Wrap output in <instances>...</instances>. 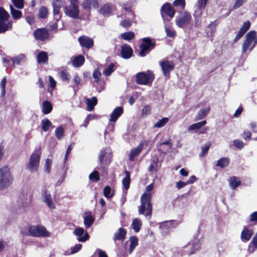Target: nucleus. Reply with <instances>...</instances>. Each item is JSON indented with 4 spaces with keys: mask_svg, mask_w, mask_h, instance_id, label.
<instances>
[{
    "mask_svg": "<svg viewBox=\"0 0 257 257\" xmlns=\"http://www.w3.org/2000/svg\"><path fill=\"white\" fill-rule=\"evenodd\" d=\"M114 64L113 63H111L107 68H105L103 73V74L105 76L110 75L111 73L114 71Z\"/></svg>",
    "mask_w": 257,
    "mask_h": 257,
    "instance_id": "nucleus-48",
    "label": "nucleus"
},
{
    "mask_svg": "<svg viewBox=\"0 0 257 257\" xmlns=\"http://www.w3.org/2000/svg\"><path fill=\"white\" fill-rule=\"evenodd\" d=\"M155 46V42L153 41L150 38H144L143 39V43L140 46L141 51L139 55L144 57L146 55V52L150 49H153Z\"/></svg>",
    "mask_w": 257,
    "mask_h": 257,
    "instance_id": "nucleus-9",
    "label": "nucleus"
},
{
    "mask_svg": "<svg viewBox=\"0 0 257 257\" xmlns=\"http://www.w3.org/2000/svg\"><path fill=\"white\" fill-rule=\"evenodd\" d=\"M165 31L167 36L170 38H174L176 35V32L172 30L167 28L165 26Z\"/></svg>",
    "mask_w": 257,
    "mask_h": 257,
    "instance_id": "nucleus-58",
    "label": "nucleus"
},
{
    "mask_svg": "<svg viewBox=\"0 0 257 257\" xmlns=\"http://www.w3.org/2000/svg\"><path fill=\"white\" fill-rule=\"evenodd\" d=\"M172 147L171 141V140H168L160 144L158 148V151L161 153L166 154L172 149Z\"/></svg>",
    "mask_w": 257,
    "mask_h": 257,
    "instance_id": "nucleus-22",
    "label": "nucleus"
},
{
    "mask_svg": "<svg viewBox=\"0 0 257 257\" xmlns=\"http://www.w3.org/2000/svg\"><path fill=\"white\" fill-rule=\"evenodd\" d=\"M252 234V230L249 229L246 226H244L241 234V239L243 241H248L250 239Z\"/></svg>",
    "mask_w": 257,
    "mask_h": 257,
    "instance_id": "nucleus-24",
    "label": "nucleus"
},
{
    "mask_svg": "<svg viewBox=\"0 0 257 257\" xmlns=\"http://www.w3.org/2000/svg\"><path fill=\"white\" fill-rule=\"evenodd\" d=\"M160 65L163 70L164 75L167 77L170 76V73L174 68V64L171 61L164 60L160 62Z\"/></svg>",
    "mask_w": 257,
    "mask_h": 257,
    "instance_id": "nucleus-12",
    "label": "nucleus"
},
{
    "mask_svg": "<svg viewBox=\"0 0 257 257\" xmlns=\"http://www.w3.org/2000/svg\"><path fill=\"white\" fill-rule=\"evenodd\" d=\"M70 6L65 7L64 10L65 14L72 18H77L79 16L78 0H70Z\"/></svg>",
    "mask_w": 257,
    "mask_h": 257,
    "instance_id": "nucleus-8",
    "label": "nucleus"
},
{
    "mask_svg": "<svg viewBox=\"0 0 257 257\" xmlns=\"http://www.w3.org/2000/svg\"><path fill=\"white\" fill-rule=\"evenodd\" d=\"M161 15L164 18V13L172 18L175 14V10L172 7L170 4L168 3L165 4L161 9Z\"/></svg>",
    "mask_w": 257,
    "mask_h": 257,
    "instance_id": "nucleus-17",
    "label": "nucleus"
},
{
    "mask_svg": "<svg viewBox=\"0 0 257 257\" xmlns=\"http://www.w3.org/2000/svg\"><path fill=\"white\" fill-rule=\"evenodd\" d=\"M94 219L90 212H86L84 216V224L86 228L90 227L94 222Z\"/></svg>",
    "mask_w": 257,
    "mask_h": 257,
    "instance_id": "nucleus-28",
    "label": "nucleus"
},
{
    "mask_svg": "<svg viewBox=\"0 0 257 257\" xmlns=\"http://www.w3.org/2000/svg\"><path fill=\"white\" fill-rule=\"evenodd\" d=\"M24 235H28L30 234L31 236L35 237L39 236H49V233L46 230V228L43 226H31L28 228V233L25 234L23 233Z\"/></svg>",
    "mask_w": 257,
    "mask_h": 257,
    "instance_id": "nucleus-7",
    "label": "nucleus"
},
{
    "mask_svg": "<svg viewBox=\"0 0 257 257\" xmlns=\"http://www.w3.org/2000/svg\"><path fill=\"white\" fill-rule=\"evenodd\" d=\"M250 25V22L249 21H246L243 24L240 29L246 32L249 29Z\"/></svg>",
    "mask_w": 257,
    "mask_h": 257,
    "instance_id": "nucleus-64",
    "label": "nucleus"
},
{
    "mask_svg": "<svg viewBox=\"0 0 257 257\" xmlns=\"http://www.w3.org/2000/svg\"><path fill=\"white\" fill-rule=\"evenodd\" d=\"M43 201L45 203L48 207L52 209L55 208V205L52 200L51 195L47 191H45L42 194Z\"/></svg>",
    "mask_w": 257,
    "mask_h": 257,
    "instance_id": "nucleus-19",
    "label": "nucleus"
},
{
    "mask_svg": "<svg viewBox=\"0 0 257 257\" xmlns=\"http://www.w3.org/2000/svg\"><path fill=\"white\" fill-rule=\"evenodd\" d=\"M114 10V7L112 4L107 3L104 5L99 10V13L103 16H108Z\"/></svg>",
    "mask_w": 257,
    "mask_h": 257,
    "instance_id": "nucleus-23",
    "label": "nucleus"
},
{
    "mask_svg": "<svg viewBox=\"0 0 257 257\" xmlns=\"http://www.w3.org/2000/svg\"><path fill=\"white\" fill-rule=\"evenodd\" d=\"M101 75V73L98 69H96L94 71L93 73V77L95 82L97 83L99 81Z\"/></svg>",
    "mask_w": 257,
    "mask_h": 257,
    "instance_id": "nucleus-57",
    "label": "nucleus"
},
{
    "mask_svg": "<svg viewBox=\"0 0 257 257\" xmlns=\"http://www.w3.org/2000/svg\"><path fill=\"white\" fill-rule=\"evenodd\" d=\"M124 174L125 175V177L123 179L122 183L124 188L126 190H127L130 187V173L128 171L125 170Z\"/></svg>",
    "mask_w": 257,
    "mask_h": 257,
    "instance_id": "nucleus-34",
    "label": "nucleus"
},
{
    "mask_svg": "<svg viewBox=\"0 0 257 257\" xmlns=\"http://www.w3.org/2000/svg\"><path fill=\"white\" fill-rule=\"evenodd\" d=\"M85 58L82 55H79L75 57L73 61L72 64L76 67H79L82 66L84 62Z\"/></svg>",
    "mask_w": 257,
    "mask_h": 257,
    "instance_id": "nucleus-31",
    "label": "nucleus"
},
{
    "mask_svg": "<svg viewBox=\"0 0 257 257\" xmlns=\"http://www.w3.org/2000/svg\"><path fill=\"white\" fill-rule=\"evenodd\" d=\"M153 188V184H151L146 187V190L147 192L144 193L141 197V205L139 207V213L144 214L145 210L147 212L146 216L151 215L152 211V205L151 203L152 194L150 192Z\"/></svg>",
    "mask_w": 257,
    "mask_h": 257,
    "instance_id": "nucleus-1",
    "label": "nucleus"
},
{
    "mask_svg": "<svg viewBox=\"0 0 257 257\" xmlns=\"http://www.w3.org/2000/svg\"><path fill=\"white\" fill-rule=\"evenodd\" d=\"M173 5L176 7L180 6L184 8L185 5V0H175L173 3Z\"/></svg>",
    "mask_w": 257,
    "mask_h": 257,
    "instance_id": "nucleus-62",
    "label": "nucleus"
},
{
    "mask_svg": "<svg viewBox=\"0 0 257 257\" xmlns=\"http://www.w3.org/2000/svg\"><path fill=\"white\" fill-rule=\"evenodd\" d=\"M142 225V221L139 218L134 219L132 223V226L136 232H138L140 231Z\"/></svg>",
    "mask_w": 257,
    "mask_h": 257,
    "instance_id": "nucleus-36",
    "label": "nucleus"
},
{
    "mask_svg": "<svg viewBox=\"0 0 257 257\" xmlns=\"http://www.w3.org/2000/svg\"><path fill=\"white\" fill-rule=\"evenodd\" d=\"M82 247V245L81 244H77L73 247H72L71 249V253L74 254L77 252H78L79 250L81 249Z\"/></svg>",
    "mask_w": 257,
    "mask_h": 257,
    "instance_id": "nucleus-63",
    "label": "nucleus"
},
{
    "mask_svg": "<svg viewBox=\"0 0 257 257\" xmlns=\"http://www.w3.org/2000/svg\"><path fill=\"white\" fill-rule=\"evenodd\" d=\"M151 110V107L150 105L145 106L142 111L141 115L142 116H146L150 114Z\"/></svg>",
    "mask_w": 257,
    "mask_h": 257,
    "instance_id": "nucleus-52",
    "label": "nucleus"
},
{
    "mask_svg": "<svg viewBox=\"0 0 257 257\" xmlns=\"http://www.w3.org/2000/svg\"><path fill=\"white\" fill-rule=\"evenodd\" d=\"M60 76L62 80L63 81L69 80V74L67 72L65 71H61Z\"/></svg>",
    "mask_w": 257,
    "mask_h": 257,
    "instance_id": "nucleus-60",
    "label": "nucleus"
},
{
    "mask_svg": "<svg viewBox=\"0 0 257 257\" xmlns=\"http://www.w3.org/2000/svg\"><path fill=\"white\" fill-rule=\"evenodd\" d=\"M64 130L61 126L58 127L55 132V136L58 140H61L64 136Z\"/></svg>",
    "mask_w": 257,
    "mask_h": 257,
    "instance_id": "nucleus-45",
    "label": "nucleus"
},
{
    "mask_svg": "<svg viewBox=\"0 0 257 257\" xmlns=\"http://www.w3.org/2000/svg\"><path fill=\"white\" fill-rule=\"evenodd\" d=\"M126 231L123 228H119L118 231L113 235V240H123L125 237Z\"/></svg>",
    "mask_w": 257,
    "mask_h": 257,
    "instance_id": "nucleus-27",
    "label": "nucleus"
},
{
    "mask_svg": "<svg viewBox=\"0 0 257 257\" xmlns=\"http://www.w3.org/2000/svg\"><path fill=\"white\" fill-rule=\"evenodd\" d=\"M37 60L39 64L47 63L48 60L47 53L44 51L40 52L37 55Z\"/></svg>",
    "mask_w": 257,
    "mask_h": 257,
    "instance_id": "nucleus-30",
    "label": "nucleus"
},
{
    "mask_svg": "<svg viewBox=\"0 0 257 257\" xmlns=\"http://www.w3.org/2000/svg\"><path fill=\"white\" fill-rule=\"evenodd\" d=\"M257 44L256 32L252 31L247 33L245 36V40L242 43V52L245 53L249 49L251 51Z\"/></svg>",
    "mask_w": 257,
    "mask_h": 257,
    "instance_id": "nucleus-3",
    "label": "nucleus"
},
{
    "mask_svg": "<svg viewBox=\"0 0 257 257\" xmlns=\"http://www.w3.org/2000/svg\"><path fill=\"white\" fill-rule=\"evenodd\" d=\"M11 13L14 19H19L22 17V12L16 10L12 6H10Z\"/></svg>",
    "mask_w": 257,
    "mask_h": 257,
    "instance_id": "nucleus-40",
    "label": "nucleus"
},
{
    "mask_svg": "<svg viewBox=\"0 0 257 257\" xmlns=\"http://www.w3.org/2000/svg\"><path fill=\"white\" fill-rule=\"evenodd\" d=\"M52 109V106L48 101H44L42 103V111L44 114L49 113Z\"/></svg>",
    "mask_w": 257,
    "mask_h": 257,
    "instance_id": "nucleus-33",
    "label": "nucleus"
},
{
    "mask_svg": "<svg viewBox=\"0 0 257 257\" xmlns=\"http://www.w3.org/2000/svg\"><path fill=\"white\" fill-rule=\"evenodd\" d=\"M110 151L109 149L105 148L100 151L99 155V161L101 165L104 167L110 163Z\"/></svg>",
    "mask_w": 257,
    "mask_h": 257,
    "instance_id": "nucleus-11",
    "label": "nucleus"
},
{
    "mask_svg": "<svg viewBox=\"0 0 257 257\" xmlns=\"http://www.w3.org/2000/svg\"><path fill=\"white\" fill-rule=\"evenodd\" d=\"M41 124L42 129L44 132H47L52 125L51 122L48 119H45L42 120Z\"/></svg>",
    "mask_w": 257,
    "mask_h": 257,
    "instance_id": "nucleus-44",
    "label": "nucleus"
},
{
    "mask_svg": "<svg viewBox=\"0 0 257 257\" xmlns=\"http://www.w3.org/2000/svg\"><path fill=\"white\" fill-rule=\"evenodd\" d=\"M9 14L0 7V33H5L12 28V22L8 21Z\"/></svg>",
    "mask_w": 257,
    "mask_h": 257,
    "instance_id": "nucleus-5",
    "label": "nucleus"
},
{
    "mask_svg": "<svg viewBox=\"0 0 257 257\" xmlns=\"http://www.w3.org/2000/svg\"><path fill=\"white\" fill-rule=\"evenodd\" d=\"M62 5L61 0H53V2L52 3L53 7V15L54 19L56 21H59L61 18L60 9Z\"/></svg>",
    "mask_w": 257,
    "mask_h": 257,
    "instance_id": "nucleus-15",
    "label": "nucleus"
},
{
    "mask_svg": "<svg viewBox=\"0 0 257 257\" xmlns=\"http://www.w3.org/2000/svg\"><path fill=\"white\" fill-rule=\"evenodd\" d=\"M210 146V144L209 143L205 145L204 147H203L201 149V152L199 155L200 157L204 156L208 152L209 148Z\"/></svg>",
    "mask_w": 257,
    "mask_h": 257,
    "instance_id": "nucleus-53",
    "label": "nucleus"
},
{
    "mask_svg": "<svg viewBox=\"0 0 257 257\" xmlns=\"http://www.w3.org/2000/svg\"><path fill=\"white\" fill-rule=\"evenodd\" d=\"M120 37L125 40L130 41L134 38L135 33L133 32H125L122 33L120 35Z\"/></svg>",
    "mask_w": 257,
    "mask_h": 257,
    "instance_id": "nucleus-42",
    "label": "nucleus"
},
{
    "mask_svg": "<svg viewBox=\"0 0 257 257\" xmlns=\"http://www.w3.org/2000/svg\"><path fill=\"white\" fill-rule=\"evenodd\" d=\"M210 110V108L208 107L205 109H202L199 111L197 118L198 119H201L205 117Z\"/></svg>",
    "mask_w": 257,
    "mask_h": 257,
    "instance_id": "nucleus-46",
    "label": "nucleus"
},
{
    "mask_svg": "<svg viewBox=\"0 0 257 257\" xmlns=\"http://www.w3.org/2000/svg\"><path fill=\"white\" fill-rule=\"evenodd\" d=\"M206 123V120H203L195 124L191 125L188 128V132H191L194 130H197L200 129L202 126L204 125Z\"/></svg>",
    "mask_w": 257,
    "mask_h": 257,
    "instance_id": "nucleus-38",
    "label": "nucleus"
},
{
    "mask_svg": "<svg viewBox=\"0 0 257 257\" xmlns=\"http://www.w3.org/2000/svg\"><path fill=\"white\" fill-rule=\"evenodd\" d=\"M191 19V15L185 12L176 18V25L179 28H184L189 24Z\"/></svg>",
    "mask_w": 257,
    "mask_h": 257,
    "instance_id": "nucleus-10",
    "label": "nucleus"
},
{
    "mask_svg": "<svg viewBox=\"0 0 257 257\" xmlns=\"http://www.w3.org/2000/svg\"><path fill=\"white\" fill-rule=\"evenodd\" d=\"M89 178L91 181L97 182L99 180V174L98 172L94 171L89 175Z\"/></svg>",
    "mask_w": 257,
    "mask_h": 257,
    "instance_id": "nucleus-49",
    "label": "nucleus"
},
{
    "mask_svg": "<svg viewBox=\"0 0 257 257\" xmlns=\"http://www.w3.org/2000/svg\"><path fill=\"white\" fill-rule=\"evenodd\" d=\"M123 112V108L121 107L115 108L110 115V121L115 122Z\"/></svg>",
    "mask_w": 257,
    "mask_h": 257,
    "instance_id": "nucleus-26",
    "label": "nucleus"
},
{
    "mask_svg": "<svg viewBox=\"0 0 257 257\" xmlns=\"http://www.w3.org/2000/svg\"><path fill=\"white\" fill-rule=\"evenodd\" d=\"M229 159L228 158H221L217 161L216 166L221 168H225L229 165Z\"/></svg>",
    "mask_w": 257,
    "mask_h": 257,
    "instance_id": "nucleus-35",
    "label": "nucleus"
},
{
    "mask_svg": "<svg viewBox=\"0 0 257 257\" xmlns=\"http://www.w3.org/2000/svg\"><path fill=\"white\" fill-rule=\"evenodd\" d=\"M111 188L109 186H107L104 187L103 189V194L105 197L109 198L112 196V194H111Z\"/></svg>",
    "mask_w": 257,
    "mask_h": 257,
    "instance_id": "nucleus-55",
    "label": "nucleus"
},
{
    "mask_svg": "<svg viewBox=\"0 0 257 257\" xmlns=\"http://www.w3.org/2000/svg\"><path fill=\"white\" fill-rule=\"evenodd\" d=\"M169 121V119L167 117H164L156 123L154 125L155 127H161L164 126Z\"/></svg>",
    "mask_w": 257,
    "mask_h": 257,
    "instance_id": "nucleus-47",
    "label": "nucleus"
},
{
    "mask_svg": "<svg viewBox=\"0 0 257 257\" xmlns=\"http://www.w3.org/2000/svg\"><path fill=\"white\" fill-rule=\"evenodd\" d=\"M52 164V161L51 159H47L45 160V171L47 172V173H49L50 172Z\"/></svg>",
    "mask_w": 257,
    "mask_h": 257,
    "instance_id": "nucleus-50",
    "label": "nucleus"
},
{
    "mask_svg": "<svg viewBox=\"0 0 257 257\" xmlns=\"http://www.w3.org/2000/svg\"><path fill=\"white\" fill-rule=\"evenodd\" d=\"M78 41L81 46L87 49L91 47L93 44V40L87 36H81L79 38Z\"/></svg>",
    "mask_w": 257,
    "mask_h": 257,
    "instance_id": "nucleus-21",
    "label": "nucleus"
},
{
    "mask_svg": "<svg viewBox=\"0 0 257 257\" xmlns=\"http://www.w3.org/2000/svg\"><path fill=\"white\" fill-rule=\"evenodd\" d=\"M159 162V159L158 157H155L153 158L152 163H151L149 171L150 172H157L158 171V163Z\"/></svg>",
    "mask_w": 257,
    "mask_h": 257,
    "instance_id": "nucleus-32",
    "label": "nucleus"
},
{
    "mask_svg": "<svg viewBox=\"0 0 257 257\" xmlns=\"http://www.w3.org/2000/svg\"><path fill=\"white\" fill-rule=\"evenodd\" d=\"M41 151L39 148L36 149L31 155L26 169L31 173L36 172L39 167Z\"/></svg>",
    "mask_w": 257,
    "mask_h": 257,
    "instance_id": "nucleus-2",
    "label": "nucleus"
},
{
    "mask_svg": "<svg viewBox=\"0 0 257 257\" xmlns=\"http://www.w3.org/2000/svg\"><path fill=\"white\" fill-rule=\"evenodd\" d=\"M49 33L46 29H38L34 32L36 39L44 41L49 38Z\"/></svg>",
    "mask_w": 257,
    "mask_h": 257,
    "instance_id": "nucleus-16",
    "label": "nucleus"
},
{
    "mask_svg": "<svg viewBox=\"0 0 257 257\" xmlns=\"http://www.w3.org/2000/svg\"><path fill=\"white\" fill-rule=\"evenodd\" d=\"M13 178L10 169L7 166H4L0 169V190H3L10 186L12 183Z\"/></svg>",
    "mask_w": 257,
    "mask_h": 257,
    "instance_id": "nucleus-4",
    "label": "nucleus"
},
{
    "mask_svg": "<svg viewBox=\"0 0 257 257\" xmlns=\"http://www.w3.org/2000/svg\"><path fill=\"white\" fill-rule=\"evenodd\" d=\"M74 234L77 236L79 241L85 242L88 239L89 235L83 228L78 227L74 231Z\"/></svg>",
    "mask_w": 257,
    "mask_h": 257,
    "instance_id": "nucleus-14",
    "label": "nucleus"
},
{
    "mask_svg": "<svg viewBox=\"0 0 257 257\" xmlns=\"http://www.w3.org/2000/svg\"><path fill=\"white\" fill-rule=\"evenodd\" d=\"M229 183L230 187L233 189L237 187L240 184L238 178L234 176L229 178Z\"/></svg>",
    "mask_w": 257,
    "mask_h": 257,
    "instance_id": "nucleus-37",
    "label": "nucleus"
},
{
    "mask_svg": "<svg viewBox=\"0 0 257 257\" xmlns=\"http://www.w3.org/2000/svg\"><path fill=\"white\" fill-rule=\"evenodd\" d=\"M233 143L235 147L238 149H241L244 146L243 142L239 140H235Z\"/></svg>",
    "mask_w": 257,
    "mask_h": 257,
    "instance_id": "nucleus-61",
    "label": "nucleus"
},
{
    "mask_svg": "<svg viewBox=\"0 0 257 257\" xmlns=\"http://www.w3.org/2000/svg\"><path fill=\"white\" fill-rule=\"evenodd\" d=\"M26 60L25 55L23 54H21L16 57L12 58V60L14 64L16 63L18 65L20 64L21 63L24 62Z\"/></svg>",
    "mask_w": 257,
    "mask_h": 257,
    "instance_id": "nucleus-39",
    "label": "nucleus"
},
{
    "mask_svg": "<svg viewBox=\"0 0 257 257\" xmlns=\"http://www.w3.org/2000/svg\"><path fill=\"white\" fill-rule=\"evenodd\" d=\"M133 51L131 47L127 45L124 44L121 47V55L124 59H128L133 55Z\"/></svg>",
    "mask_w": 257,
    "mask_h": 257,
    "instance_id": "nucleus-20",
    "label": "nucleus"
},
{
    "mask_svg": "<svg viewBox=\"0 0 257 257\" xmlns=\"http://www.w3.org/2000/svg\"><path fill=\"white\" fill-rule=\"evenodd\" d=\"M48 11L46 7L42 6L39 10V17L41 19H45L47 17Z\"/></svg>",
    "mask_w": 257,
    "mask_h": 257,
    "instance_id": "nucleus-43",
    "label": "nucleus"
},
{
    "mask_svg": "<svg viewBox=\"0 0 257 257\" xmlns=\"http://www.w3.org/2000/svg\"><path fill=\"white\" fill-rule=\"evenodd\" d=\"M85 102L87 104V109L89 111H91L93 109L94 107L97 103V99L96 97H93L90 98H86Z\"/></svg>",
    "mask_w": 257,
    "mask_h": 257,
    "instance_id": "nucleus-29",
    "label": "nucleus"
},
{
    "mask_svg": "<svg viewBox=\"0 0 257 257\" xmlns=\"http://www.w3.org/2000/svg\"><path fill=\"white\" fill-rule=\"evenodd\" d=\"M246 1V0H235L233 6V9L235 10L240 8Z\"/></svg>",
    "mask_w": 257,
    "mask_h": 257,
    "instance_id": "nucleus-59",
    "label": "nucleus"
},
{
    "mask_svg": "<svg viewBox=\"0 0 257 257\" xmlns=\"http://www.w3.org/2000/svg\"><path fill=\"white\" fill-rule=\"evenodd\" d=\"M136 82L140 85H149L152 83L154 79V75L152 71L148 70L147 72H139L136 75Z\"/></svg>",
    "mask_w": 257,
    "mask_h": 257,
    "instance_id": "nucleus-6",
    "label": "nucleus"
},
{
    "mask_svg": "<svg viewBox=\"0 0 257 257\" xmlns=\"http://www.w3.org/2000/svg\"><path fill=\"white\" fill-rule=\"evenodd\" d=\"M6 81H7L6 78L5 77H4V78H3V79H2V80L1 81V90H2L1 94V97L4 96L5 94Z\"/></svg>",
    "mask_w": 257,
    "mask_h": 257,
    "instance_id": "nucleus-54",
    "label": "nucleus"
},
{
    "mask_svg": "<svg viewBox=\"0 0 257 257\" xmlns=\"http://www.w3.org/2000/svg\"><path fill=\"white\" fill-rule=\"evenodd\" d=\"M200 247V243L198 240L193 242H189L185 247V249L183 251L184 255H190L195 253L196 250L199 249Z\"/></svg>",
    "mask_w": 257,
    "mask_h": 257,
    "instance_id": "nucleus-13",
    "label": "nucleus"
},
{
    "mask_svg": "<svg viewBox=\"0 0 257 257\" xmlns=\"http://www.w3.org/2000/svg\"><path fill=\"white\" fill-rule=\"evenodd\" d=\"M144 147V143L141 142L137 148L132 150L130 155L129 159L131 161L134 160L135 157L140 154Z\"/></svg>",
    "mask_w": 257,
    "mask_h": 257,
    "instance_id": "nucleus-25",
    "label": "nucleus"
},
{
    "mask_svg": "<svg viewBox=\"0 0 257 257\" xmlns=\"http://www.w3.org/2000/svg\"><path fill=\"white\" fill-rule=\"evenodd\" d=\"M130 246L129 249L130 252H132L134 249L138 244V239L136 236H132L130 238Z\"/></svg>",
    "mask_w": 257,
    "mask_h": 257,
    "instance_id": "nucleus-41",
    "label": "nucleus"
},
{
    "mask_svg": "<svg viewBox=\"0 0 257 257\" xmlns=\"http://www.w3.org/2000/svg\"><path fill=\"white\" fill-rule=\"evenodd\" d=\"M82 6L84 10L90 11L93 8H98L99 3L98 0H85Z\"/></svg>",
    "mask_w": 257,
    "mask_h": 257,
    "instance_id": "nucleus-18",
    "label": "nucleus"
},
{
    "mask_svg": "<svg viewBox=\"0 0 257 257\" xmlns=\"http://www.w3.org/2000/svg\"><path fill=\"white\" fill-rule=\"evenodd\" d=\"M207 2L208 0H197V8L200 10L204 9L206 7V5Z\"/></svg>",
    "mask_w": 257,
    "mask_h": 257,
    "instance_id": "nucleus-51",
    "label": "nucleus"
},
{
    "mask_svg": "<svg viewBox=\"0 0 257 257\" xmlns=\"http://www.w3.org/2000/svg\"><path fill=\"white\" fill-rule=\"evenodd\" d=\"M13 4L17 9H22L24 7V0H12Z\"/></svg>",
    "mask_w": 257,
    "mask_h": 257,
    "instance_id": "nucleus-56",
    "label": "nucleus"
}]
</instances>
